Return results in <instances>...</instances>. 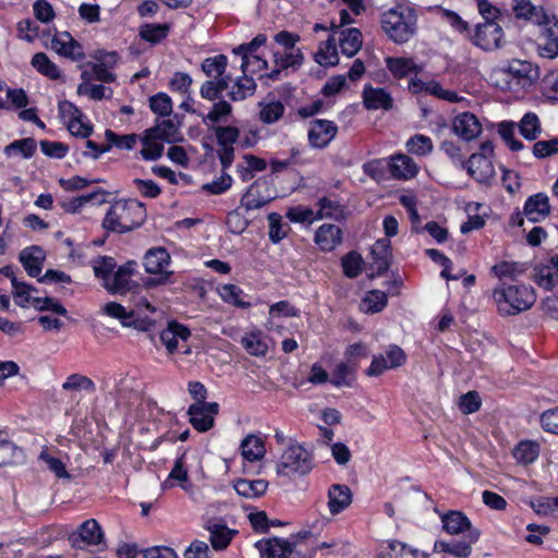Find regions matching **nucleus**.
<instances>
[{"mask_svg": "<svg viewBox=\"0 0 558 558\" xmlns=\"http://www.w3.org/2000/svg\"><path fill=\"white\" fill-rule=\"evenodd\" d=\"M93 270L95 276L101 278L104 280V287L106 286L107 280H110L112 277L111 272L116 267V263L112 257H98L92 262Z\"/></svg>", "mask_w": 558, "mask_h": 558, "instance_id": "59", "label": "nucleus"}, {"mask_svg": "<svg viewBox=\"0 0 558 558\" xmlns=\"http://www.w3.org/2000/svg\"><path fill=\"white\" fill-rule=\"evenodd\" d=\"M107 193L104 190H97L93 193L84 194L78 197L62 203V207L70 213H78L87 204L101 205L106 203Z\"/></svg>", "mask_w": 558, "mask_h": 558, "instance_id": "32", "label": "nucleus"}, {"mask_svg": "<svg viewBox=\"0 0 558 558\" xmlns=\"http://www.w3.org/2000/svg\"><path fill=\"white\" fill-rule=\"evenodd\" d=\"M228 60L223 54L206 58L202 63V70L209 77H220L225 74Z\"/></svg>", "mask_w": 558, "mask_h": 558, "instance_id": "50", "label": "nucleus"}, {"mask_svg": "<svg viewBox=\"0 0 558 558\" xmlns=\"http://www.w3.org/2000/svg\"><path fill=\"white\" fill-rule=\"evenodd\" d=\"M512 456L519 464H532L539 456V444L534 440H521L513 448Z\"/></svg>", "mask_w": 558, "mask_h": 558, "instance_id": "35", "label": "nucleus"}, {"mask_svg": "<svg viewBox=\"0 0 558 558\" xmlns=\"http://www.w3.org/2000/svg\"><path fill=\"white\" fill-rule=\"evenodd\" d=\"M533 279L541 288L554 289L558 284V255L551 257L549 264L535 267Z\"/></svg>", "mask_w": 558, "mask_h": 558, "instance_id": "22", "label": "nucleus"}, {"mask_svg": "<svg viewBox=\"0 0 558 558\" xmlns=\"http://www.w3.org/2000/svg\"><path fill=\"white\" fill-rule=\"evenodd\" d=\"M241 343L247 353L254 356H265L268 351L267 343L262 339L260 333L252 332L242 337Z\"/></svg>", "mask_w": 558, "mask_h": 558, "instance_id": "48", "label": "nucleus"}, {"mask_svg": "<svg viewBox=\"0 0 558 558\" xmlns=\"http://www.w3.org/2000/svg\"><path fill=\"white\" fill-rule=\"evenodd\" d=\"M387 305V295L383 291H369L362 301V306L366 313H378Z\"/></svg>", "mask_w": 558, "mask_h": 558, "instance_id": "52", "label": "nucleus"}, {"mask_svg": "<svg viewBox=\"0 0 558 558\" xmlns=\"http://www.w3.org/2000/svg\"><path fill=\"white\" fill-rule=\"evenodd\" d=\"M117 60V53L116 52H109L105 54V58L101 60L100 63H94L92 65L93 75L96 80L101 82H113L114 81V74L110 72L106 64L107 63H114Z\"/></svg>", "mask_w": 558, "mask_h": 558, "instance_id": "55", "label": "nucleus"}, {"mask_svg": "<svg viewBox=\"0 0 558 558\" xmlns=\"http://www.w3.org/2000/svg\"><path fill=\"white\" fill-rule=\"evenodd\" d=\"M315 60L320 65H336L339 61L336 41L329 38L324 47H320L318 52L315 54Z\"/></svg>", "mask_w": 558, "mask_h": 558, "instance_id": "56", "label": "nucleus"}, {"mask_svg": "<svg viewBox=\"0 0 558 558\" xmlns=\"http://www.w3.org/2000/svg\"><path fill=\"white\" fill-rule=\"evenodd\" d=\"M538 49L541 56L546 58H556L558 57V25L554 24L553 26L546 27L541 36L538 43Z\"/></svg>", "mask_w": 558, "mask_h": 558, "instance_id": "33", "label": "nucleus"}, {"mask_svg": "<svg viewBox=\"0 0 558 558\" xmlns=\"http://www.w3.org/2000/svg\"><path fill=\"white\" fill-rule=\"evenodd\" d=\"M33 306L40 312L49 311L62 316L68 314L65 307L54 298H35L33 299Z\"/></svg>", "mask_w": 558, "mask_h": 558, "instance_id": "61", "label": "nucleus"}, {"mask_svg": "<svg viewBox=\"0 0 558 558\" xmlns=\"http://www.w3.org/2000/svg\"><path fill=\"white\" fill-rule=\"evenodd\" d=\"M241 453L250 462L260 460L266 453L263 439L256 435H247L241 442Z\"/></svg>", "mask_w": 558, "mask_h": 558, "instance_id": "37", "label": "nucleus"}, {"mask_svg": "<svg viewBox=\"0 0 558 558\" xmlns=\"http://www.w3.org/2000/svg\"><path fill=\"white\" fill-rule=\"evenodd\" d=\"M542 92L545 97L558 100V70L551 71L542 80Z\"/></svg>", "mask_w": 558, "mask_h": 558, "instance_id": "64", "label": "nucleus"}, {"mask_svg": "<svg viewBox=\"0 0 558 558\" xmlns=\"http://www.w3.org/2000/svg\"><path fill=\"white\" fill-rule=\"evenodd\" d=\"M388 167L391 177L398 180H409L417 173V166L413 159L403 154L391 157Z\"/></svg>", "mask_w": 558, "mask_h": 558, "instance_id": "26", "label": "nucleus"}, {"mask_svg": "<svg viewBox=\"0 0 558 558\" xmlns=\"http://www.w3.org/2000/svg\"><path fill=\"white\" fill-rule=\"evenodd\" d=\"M102 312L113 318H117L121 322V324L125 327L131 326L130 318H132L133 313L128 312L124 306L116 302H109L104 305Z\"/></svg>", "mask_w": 558, "mask_h": 558, "instance_id": "62", "label": "nucleus"}, {"mask_svg": "<svg viewBox=\"0 0 558 558\" xmlns=\"http://www.w3.org/2000/svg\"><path fill=\"white\" fill-rule=\"evenodd\" d=\"M480 535V530H471L459 542L437 541L434 544V550L436 553H448L457 558H466L472 554V546L478 541Z\"/></svg>", "mask_w": 558, "mask_h": 558, "instance_id": "11", "label": "nucleus"}, {"mask_svg": "<svg viewBox=\"0 0 558 558\" xmlns=\"http://www.w3.org/2000/svg\"><path fill=\"white\" fill-rule=\"evenodd\" d=\"M134 265V263L130 262L119 267L110 280H107L105 286L106 290L112 294H125L137 289L140 287L138 283L132 280Z\"/></svg>", "mask_w": 558, "mask_h": 558, "instance_id": "12", "label": "nucleus"}, {"mask_svg": "<svg viewBox=\"0 0 558 558\" xmlns=\"http://www.w3.org/2000/svg\"><path fill=\"white\" fill-rule=\"evenodd\" d=\"M377 558H427V555L404 543L393 541L381 546Z\"/></svg>", "mask_w": 558, "mask_h": 558, "instance_id": "25", "label": "nucleus"}, {"mask_svg": "<svg viewBox=\"0 0 558 558\" xmlns=\"http://www.w3.org/2000/svg\"><path fill=\"white\" fill-rule=\"evenodd\" d=\"M512 10L518 19H524L537 25L549 22V16L543 7L534 5L531 0H514Z\"/></svg>", "mask_w": 558, "mask_h": 558, "instance_id": "20", "label": "nucleus"}, {"mask_svg": "<svg viewBox=\"0 0 558 558\" xmlns=\"http://www.w3.org/2000/svg\"><path fill=\"white\" fill-rule=\"evenodd\" d=\"M313 466L312 453L296 441H291L281 453L276 471L280 476L305 475Z\"/></svg>", "mask_w": 558, "mask_h": 558, "instance_id": "5", "label": "nucleus"}, {"mask_svg": "<svg viewBox=\"0 0 558 558\" xmlns=\"http://www.w3.org/2000/svg\"><path fill=\"white\" fill-rule=\"evenodd\" d=\"M46 255L41 247L31 246L22 250L20 262L31 277H38L41 272Z\"/></svg>", "mask_w": 558, "mask_h": 558, "instance_id": "23", "label": "nucleus"}, {"mask_svg": "<svg viewBox=\"0 0 558 558\" xmlns=\"http://www.w3.org/2000/svg\"><path fill=\"white\" fill-rule=\"evenodd\" d=\"M147 131L156 138L169 144L182 141L179 126L172 119L157 120L155 126L147 129Z\"/></svg>", "mask_w": 558, "mask_h": 558, "instance_id": "31", "label": "nucleus"}, {"mask_svg": "<svg viewBox=\"0 0 558 558\" xmlns=\"http://www.w3.org/2000/svg\"><path fill=\"white\" fill-rule=\"evenodd\" d=\"M521 135L529 140L534 141L542 132L538 117L533 112H527L523 116L519 123Z\"/></svg>", "mask_w": 558, "mask_h": 558, "instance_id": "43", "label": "nucleus"}, {"mask_svg": "<svg viewBox=\"0 0 558 558\" xmlns=\"http://www.w3.org/2000/svg\"><path fill=\"white\" fill-rule=\"evenodd\" d=\"M21 453L19 448L9 439L8 434L0 430V466L10 465L15 462Z\"/></svg>", "mask_w": 558, "mask_h": 558, "instance_id": "46", "label": "nucleus"}, {"mask_svg": "<svg viewBox=\"0 0 558 558\" xmlns=\"http://www.w3.org/2000/svg\"><path fill=\"white\" fill-rule=\"evenodd\" d=\"M62 388L66 391L86 390L93 392L95 391V384L87 376L72 374L63 383Z\"/></svg>", "mask_w": 558, "mask_h": 558, "instance_id": "57", "label": "nucleus"}, {"mask_svg": "<svg viewBox=\"0 0 558 558\" xmlns=\"http://www.w3.org/2000/svg\"><path fill=\"white\" fill-rule=\"evenodd\" d=\"M493 299L500 314L517 315L533 306L536 294L531 286L501 280L493 290Z\"/></svg>", "mask_w": 558, "mask_h": 558, "instance_id": "3", "label": "nucleus"}, {"mask_svg": "<svg viewBox=\"0 0 558 558\" xmlns=\"http://www.w3.org/2000/svg\"><path fill=\"white\" fill-rule=\"evenodd\" d=\"M356 368V364H349L344 362L337 364L332 371L331 384L336 387H350L354 380V373Z\"/></svg>", "mask_w": 558, "mask_h": 558, "instance_id": "40", "label": "nucleus"}, {"mask_svg": "<svg viewBox=\"0 0 558 558\" xmlns=\"http://www.w3.org/2000/svg\"><path fill=\"white\" fill-rule=\"evenodd\" d=\"M190 336L191 332L185 326L172 322L161 331L160 340L166 345L169 353H173L179 347V341L185 342Z\"/></svg>", "mask_w": 558, "mask_h": 558, "instance_id": "30", "label": "nucleus"}, {"mask_svg": "<svg viewBox=\"0 0 558 558\" xmlns=\"http://www.w3.org/2000/svg\"><path fill=\"white\" fill-rule=\"evenodd\" d=\"M452 131L462 140L470 142L481 134L482 124L475 114L462 112L453 119Z\"/></svg>", "mask_w": 558, "mask_h": 558, "instance_id": "15", "label": "nucleus"}, {"mask_svg": "<svg viewBox=\"0 0 558 558\" xmlns=\"http://www.w3.org/2000/svg\"><path fill=\"white\" fill-rule=\"evenodd\" d=\"M416 14L409 7L398 5L381 15V27L397 44L409 41L416 32Z\"/></svg>", "mask_w": 558, "mask_h": 558, "instance_id": "4", "label": "nucleus"}, {"mask_svg": "<svg viewBox=\"0 0 558 558\" xmlns=\"http://www.w3.org/2000/svg\"><path fill=\"white\" fill-rule=\"evenodd\" d=\"M218 411L217 402H195L187 410L190 423L196 430L207 432L214 426L215 415Z\"/></svg>", "mask_w": 558, "mask_h": 558, "instance_id": "10", "label": "nucleus"}, {"mask_svg": "<svg viewBox=\"0 0 558 558\" xmlns=\"http://www.w3.org/2000/svg\"><path fill=\"white\" fill-rule=\"evenodd\" d=\"M387 68L396 77H404L412 72L417 71V66L412 59L408 58H387Z\"/></svg>", "mask_w": 558, "mask_h": 558, "instance_id": "49", "label": "nucleus"}, {"mask_svg": "<svg viewBox=\"0 0 558 558\" xmlns=\"http://www.w3.org/2000/svg\"><path fill=\"white\" fill-rule=\"evenodd\" d=\"M372 255L377 272H383L389 267V241L380 239L372 247Z\"/></svg>", "mask_w": 558, "mask_h": 558, "instance_id": "45", "label": "nucleus"}, {"mask_svg": "<svg viewBox=\"0 0 558 558\" xmlns=\"http://www.w3.org/2000/svg\"><path fill=\"white\" fill-rule=\"evenodd\" d=\"M104 538L102 530L95 519L83 522L76 534L70 536V541L74 547H80V542L86 545H98Z\"/></svg>", "mask_w": 558, "mask_h": 558, "instance_id": "19", "label": "nucleus"}, {"mask_svg": "<svg viewBox=\"0 0 558 558\" xmlns=\"http://www.w3.org/2000/svg\"><path fill=\"white\" fill-rule=\"evenodd\" d=\"M363 102L367 110H389L393 99L384 88L368 85L363 90Z\"/></svg>", "mask_w": 558, "mask_h": 558, "instance_id": "21", "label": "nucleus"}, {"mask_svg": "<svg viewBox=\"0 0 558 558\" xmlns=\"http://www.w3.org/2000/svg\"><path fill=\"white\" fill-rule=\"evenodd\" d=\"M170 264V255L163 247H153L144 256V267L148 274L158 275V278H149L145 284L155 287L168 282L172 271L167 270Z\"/></svg>", "mask_w": 558, "mask_h": 558, "instance_id": "7", "label": "nucleus"}, {"mask_svg": "<svg viewBox=\"0 0 558 558\" xmlns=\"http://www.w3.org/2000/svg\"><path fill=\"white\" fill-rule=\"evenodd\" d=\"M50 48L58 54L69 58L72 61H81L85 58L82 45L68 32L53 36Z\"/></svg>", "mask_w": 558, "mask_h": 558, "instance_id": "14", "label": "nucleus"}, {"mask_svg": "<svg viewBox=\"0 0 558 558\" xmlns=\"http://www.w3.org/2000/svg\"><path fill=\"white\" fill-rule=\"evenodd\" d=\"M33 291H35L33 286L21 282L16 278H13V298L14 302L19 306L27 307L29 304L33 305Z\"/></svg>", "mask_w": 558, "mask_h": 558, "instance_id": "51", "label": "nucleus"}, {"mask_svg": "<svg viewBox=\"0 0 558 558\" xmlns=\"http://www.w3.org/2000/svg\"><path fill=\"white\" fill-rule=\"evenodd\" d=\"M268 482L265 480L240 478L234 482L235 492L245 498H257L266 493Z\"/></svg>", "mask_w": 558, "mask_h": 558, "instance_id": "36", "label": "nucleus"}, {"mask_svg": "<svg viewBox=\"0 0 558 558\" xmlns=\"http://www.w3.org/2000/svg\"><path fill=\"white\" fill-rule=\"evenodd\" d=\"M504 29L497 21L478 23L470 33L469 39L484 51H494L502 47Z\"/></svg>", "mask_w": 558, "mask_h": 558, "instance_id": "6", "label": "nucleus"}, {"mask_svg": "<svg viewBox=\"0 0 558 558\" xmlns=\"http://www.w3.org/2000/svg\"><path fill=\"white\" fill-rule=\"evenodd\" d=\"M35 150L36 142L33 138H23L20 141H14L8 145L4 149V153L9 157L13 155H22L25 158H29L34 155Z\"/></svg>", "mask_w": 558, "mask_h": 558, "instance_id": "53", "label": "nucleus"}, {"mask_svg": "<svg viewBox=\"0 0 558 558\" xmlns=\"http://www.w3.org/2000/svg\"><path fill=\"white\" fill-rule=\"evenodd\" d=\"M405 361L407 354L400 347L391 344L385 354H378L373 357L371 366L366 369V375L371 377L379 376L387 369L403 365Z\"/></svg>", "mask_w": 558, "mask_h": 558, "instance_id": "9", "label": "nucleus"}, {"mask_svg": "<svg viewBox=\"0 0 558 558\" xmlns=\"http://www.w3.org/2000/svg\"><path fill=\"white\" fill-rule=\"evenodd\" d=\"M441 522L445 531L448 534L457 535L464 533L469 534L471 530H476L472 526L469 518L461 511L451 510L441 515Z\"/></svg>", "mask_w": 558, "mask_h": 558, "instance_id": "27", "label": "nucleus"}, {"mask_svg": "<svg viewBox=\"0 0 558 558\" xmlns=\"http://www.w3.org/2000/svg\"><path fill=\"white\" fill-rule=\"evenodd\" d=\"M362 257L356 252H350L341 259L344 275L349 278L357 277L362 271Z\"/></svg>", "mask_w": 558, "mask_h": 558, "instance_id": "60", "label": "nucleus"}, {"mask_svg": "<svg viewBox=\"0 0 558 558\" xmlns=\"http://www.w3.org/2000/svg\"><path fill=\"white\" fill-rule=\"evenodd\" d=\"M463 169L480 183H487L495 175L494 165L484 154L471 155Z\"/></svg>", "mask_w": 558, "mask_h": 558, "instance_id": "16", "label": "nucleus"}, {"mask_svg": "<svg viewBox=\"0 0 558 558\" xmlns=\"http://www.w3.org/2000/svg\"><path fill=\"white\" fill-rule=\"evenodd\" d=\"M32 65L39 73L51 80H58L61 75L58 66L44 52H37L33 56Z\"/></svg>", "mask_w": 558, "mask_h": 558, "instance_id": "42", "label": "nucleus"}, {"mask_svg": "<svg viewBox=\"0 0 558 558\" xmlns=\"http://www.w3.org/2000/svg\"><path fill=\"white\" fill-rule=\"evenodd\" d=\"M272 199L269 193H263V186L254 183L241 198V206L246 210L259 209Z\"/></svg>", "mask_w": 558, "mask_h": 558, "instance_id": "34", "label": "nucleus"}, {"mask_svg": "<svg viewBox=\"0 0 558 558\" xmlns=\"http://www.w3.org/2000/svg\"><path fill=\"white\" fill-rule=\"evenodd\" d=\"M405 146L409 153L417 156L428 155L433 150L432 140L422 134L410 137Z\"/></svg>", "mask_w": 558, "mask_h": 558, "instance_id": "54", "label": "nucleus"}, {"mask_svg": "<svg viewBox=\"0 0 558 558\" xmlns=\"http://www.w3.org/2000/svg\"><path fill=\"white\" fill-rule=\"evenodd\" d=\"M338 126L329 120L311 121L308 129L310 144L315 148H325L336 136Z\"/></svg>", "mask_w": 558, "mask_h": 558, "instance_id": "13", "label": "nucleus"}, {"mask_svg": "<svg viewBox=\"0 0 558 558\" xmlns=\"http://www.w3.org/2000/svg\"><path fill=\"white\" fill-rule=\"evenodd\" d=\"M169 29L168 24H144L140 28V36L145 41L157 44L168 36Z\"/></svg>", "mask_w": 558, "mask_h": 558, "instance_id": "47", "label": "nucleus"}, {"mask_svg": "<svg viewBox=\"0 0 558 558\" xmlns=\"http://www.w3.org/2000/svg\"><path fill=\"white\" fill-rule=\"evenodd\" d=\"M339 45L343 54L353 57L362 47L361 32L354 27L341 31Z\"/></svg>", "mask_w": 558, "mask_h": 558, "instance_id": "38", "label": "nucleus"}, {"mask_svg": "<svg viewBox=\"0 0 558 558\" xmlns=\"http://www.w3.org/2000/svg\"><path fill=\"white\" fill-rule=\"evenodd\" d=\"M524 215L532 222H537L549 215L550 206L546 194L538 193L527 198Z\"/></svg>", "mask_w": 558, "mask_h": 558, "instance_id": "29", "label": "nucleus"}, {"mask_svg": "<svg viewBox=\"0 0 558 558\" xmlns=\"http://www.w3.org/2000/svg\"><path fill=\"white\" fill-rule=\"evenodd\" d=\"M304 57L301 49H292L274 52L275 69L267 74L270 80H278L281 72L289 68H299L303 63Z\"/></svg>", "mask_w": 558, "mask_h": 558, "instance_id": "17", "label": "nucleus"}, {"mask_svg": "<svg viewBox=\"0 0 558 558\" xmlns=\"http://www.w3.org/2000/svg\"><path fill=\"white\" fill-rule=\"evenodd\" d=\"M256 83L252 77L243 75L233 84L229 97L233 101L244 100L246 97L254 94Z\"/></svg>", "mask_w": 558, "mask_h": 558, "instance_id": "41", "label": "nucleus"}, {"mask_svg": "<svg viewBox=\"0 0 558 558\" xmlns=\"http://www.w3.org/2000/svg\"><path fill=\"white\" fill-rule=\"evenodd\" d=\"M232 112L231 105L226 100H219L214 104L213 109L204 117V122L209 121L211 123H219L225 121Z\"/></svg>", "mask_w": 558, "mask_h": 558, "instance_id": "63", "label": "nucleus"}, {"mask_svg": "<svg viewBox=\"0 0 558 558\" xmlns=\"http://www.w3.org/2000/svg\"><path fill=\"white\" fill-rule=\"evenodd\" d=\"M352 502V493L347 485L333 484L328 490V509L331 514H338Z\"/></svg>", "mask_w": 558, "mask_h": 558, "instance_id": "24", "label": "nucleus"}, {"mask_svg": "<svg viewBox=\"0 0 558 558\" xmlns=\"http://www.w3.org/2000/svg\"><path fill=\"white\" fill-rule=\"evenodd\" d=\"M262 558H312V555L295 550L287 539L272 537L263 538L255 544Z\"/></svg>", "mask_w": 558, "mask_h": 558, "instance_id": "8", "label": "nucleus"}, {"mask_svg": "<svg viewBox=\"0 0 558 558\" xmlns=\"http://www.w3.org/2000/svg\"><path fill=\"white\" fill-rule=\"evenodd\" d=\"M206 530L209 532V541L215 550L226 549L238 534L236 530L230 529L223 522L216 520L208 521Z\"/></svg>", "mask_w": 558, "mask_h": 558, "instance_id": "18", "label": "nucleus"}, {"mask_svg": "<svg viewBox=\"0 0 558 558\" xmlns=\"http://www.w3.org/2000/svg\"><path fill=\"white\" fill-rule=\"evenodd\" d=\"M342 241L341 229L331 223H325L318 228L315 234V243L320 250L330 252Z\"/></svg>", "mask_w": 558, "mask_h": 558, "instance_id": "28", "label": "nucleus"}, {"mask_svg": "<svg viewBox=\"0 0 558 558\" xmlns=\"http://www.w3.org/2000/svg\"><path fill=\"white\" fill-rule=\"evenodd\" d=\"M146 216L143 203L136 199H119L108 209L102 227L111 232L126 233L142 226Z\"/></svg>", "mask_w": 558, "mask_h": 558, "instance_id": "1", "label": "nucleus"}, {"mask_svg": "<svg viewBox=\"0 0 558 558\" xmlns=\"http://www.w3.org/2000/svg\"><path fill=\"white\" fill-rule=\"evenodd\" d=\"M539 77L538 66L520 59H512L495 68L490 78L502 89H526Z\"/></svg>", "mask_w": 558, "mask_h": 558, "instance_id": "2", "label": "nucleus"}, {"mask_svg": "<svg viewBox=\"0 0 558 558\" xmlns=\"http://www.w3.org/2000/svg\"><path fill=\"white\" fill-rule=\"evenodd\" d=\"M178 481L181 488L185 492L191 489L189 484L187 470L185 468V454H182L174 461V465L169 474L168 481Z\"/></svg>", "mask_w": 558, "mask_h": 558, "instance_id": "58", "label": "nucleus"}, {"mask_svg": "<svg viewBox=\"0 0 558 558\" xmlns=\"http://www.w3.org/2000/svg\"><path fill=\"white\" fill-rule=\"evenodd\" d=\"M318 206L319 208L316 211V218H328L335 220L343 218V208L337 201L323 197L318 201Z\"/></svg>", "mask_w": 558, "mask_h": 558, "instance_id": "44", "label": "nucleus"}, {"mask_svg": "<svg viewBox=\"0 0 558 558\" xmlns=\"http://www.w3.org/2000/svg\"><path fill=\"white\" fill-rule=\"evenodd\" d=\"M141 156L145 160H157L162 156L163 144L160 140L156 138L147 130L142 137Z\"/></svg>", "mask_w": 558, "mask_h": 558, "instance_id": "39", "label": "nucleus"}]
</instances>
